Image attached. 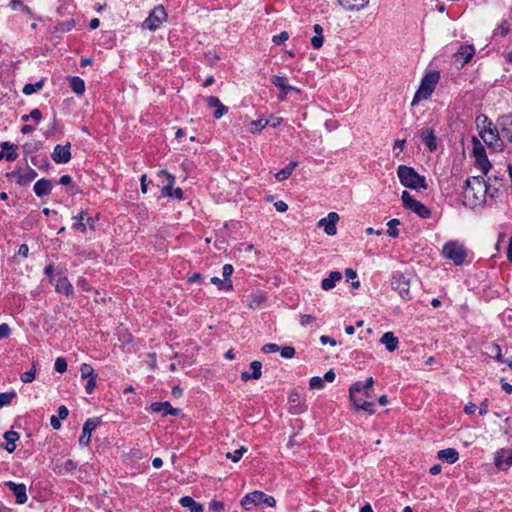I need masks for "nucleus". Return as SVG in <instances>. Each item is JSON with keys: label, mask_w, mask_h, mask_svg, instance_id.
Returning <instances> with one entry per match:
<instances>
[{"label": "nucleus", "mask_w": 512, "mask_h": 512, "mask_svg": "<svg viewBox=\"0 0 512 512\" xmlns=\"http://www.w3.org/2000/svg\"><path fill=\"white\" fill-rule=\"evenodd\" d=\"M339 220V215L336 212H330L327 217L322 218L318 222L319 227H323L324 232L328 236H334L337 233L336 224Z\"/></svg>", "instance_id": "obj_12"}, {"label": "nucleus", "mask_w": 512, "mask_h": 512, "mask_svg": "<svg viewBox=\"0 0 512 512\" xmlns=\"http://www.w3.org/2000/svg\"><path fill=\"white\" fill-rule=\"evenodd\" d=\"M280 350V347L277 344L274 343H267L262 346L261 351L264 354H270L274 352H278Z\"/></svg>", "instance_id": "obj_59"}, {"label": "nucleus", "mask_w": 512, "mask_h": 512, "mask_svg": "<svg viewBox=\"0 0 512 512\" xmlns=\"http://www.w3.org/2000/svg\"><path fill=\"white\" fill-rule=\"evenodd\" d=\"M11 334V328L7 323L0 324V340L6 339Z\"/></svg>", "instance_id": "obj_60"}, {"label": "nucleus", "mask_w": 512, "mask_h": 512, "mask_svg": "<svg viewBox=\"0 0 512 512\" xmlns=\"http://www.w3.org/2000/svg\"><path fill=\"white\" fill-rule=\"evenodd\" d=\"M313 30L315 32V36L311 38V45L314 49H320L323 45V28L320 24H314Z\"/></svg>", "instance_id": "obj_35"}, {"label": "nucleus", "mask_w": 512, "mask_h": 512, "mask_svg": "<svg viewBox=\"0 0 512 512\" xmlns=\"http://www.w3.org/2000/svg\"><path fill=\"white\" fill-rule=\"evenodd\" d=\"M71 157L70 142H67L65 145H56L51 154V158L56 164H66L71 160Z\"/></svg>", "instance_id": "obj_10"}, {"label": "nucleus", "mask_w": 512, "mask_h": 512, "mask_svg": "<svg viewBox=\"0 0 512 512\" xmlns=\"http://www.w3.org/2000/svg\"><path fill=\"white\" fill-rule=\"evenodd\" d=\"M6 443H1L0 447L5 449L8 453H13L16 449V442L20 438V434L15 431H7L3 434Z\"/></svg>", "instance_id": "obj_23"}, {"label": "nucleus", "mask_w": 512, "mask_h": 512, "mask_svg": "<svg viewBox=\"0 0 512 512\" xmlns=\"http://www.w3.org/2000/svg\"><path fill=\"white\" fill-rule=\"evenodd\" d=\"M16 397L17 393L14 390L0 393V409L9 405Z\"/></svg>", "instance_id": "obj_43"}, {"label": "nucleus", "mask_w": 512, "mask_h": 512, "mask_svg": "<svg viewBox=\"0 0 512 512\" xmlns=\"http://www.w3.org/2000/svg\"><path fill=\"white\" fill-rule=\"evenodd\" d=\"M262 376V363L260 361H252L250 363V371H242L240 374V379L243 382H247L249 380H258Z\"/></svg>", "instance_id": "obj_16"}, {"label": "nucleus", "mask_w": 512, "mask_h": 512, "mask_svg": "<svg viewBox=\"0 0 512 512\" xmlns=\"http://www.w3.org/2000/svg\"><path fill=\"white\" fill-rule=\"evenodd\" d=\"M365 392L366 396L369 397L368 392L365 390L364 384L362 381L355 382L349 389V397L351 401H356L357 397L355 393Z\"/></svg>", "instance_id": "obj_41"}, {"label": "nucleus", "mask_w": 512, "mask_h": 512, "mask_svg": "<svg viewBox=\"0 0 512 512\" xmlns=\"http://www.w3.org/2000/svg\"><path fill=\"white\" fill-rule=\"evenodd\" d=\"M233 271H234V268L231 264H225L222 268L223 279L228 282H232L230 277L233 274Z\"/></svg>", "instance_id": "obj_58"}, {"label": "nucleus", "mask_w": 512, "mask_h": 512, "mask_svg": "<svg viewBox=\"0 0 512 512\" xmlns=\"http://www.w3.org/2000/svg\"><path fill=\"white\" fill-rule=\"evenodd\" d=\"M437 458L449 464H454L459 459V453L454 448H446L438 451Z\"/></svg>", "instance_id": "obj_27"}, {"label": "nucleus", "mask_w": 512, "mask_h": 512, "mask_svg": "<svg viewBox=\"0 0 512 512\" xmlns=\"http://www.w3.org/2000/svg\"><path fill=\"white\" fill-rule=\"evenodd\" d=\"M473 152H474L476 165L481 169L483 174H487L491 168V164L487 158L484 147L481 145H479V147L475 145Z\"/></svg>", "instance_id": "obj_14"}, {"label": "nucleus", "mask_w": 512, "mask_h": 512, "mask_svg": "<svg viewBox=\"0 0 512 512\" xmlns=\"http://www.w3.org/2000/svg\"><path fill=\"white\" fill-rule=\"evenodd\" d=\"M510 31V24L508 21L503 20L494 30L493 35L494 37L501 36L505 37Z\"/></svg>", "instance_id": "obj_47"}, {"label": "nucleus", "mask_w": 512, "mask_h": 512, "mask_svg": "<svg viewBox=\"0 0 512 512\" xmlns=\"http://www.w3.org/2000/svg\"><path fill=\"white\" fill-rule=\"evenodd\" d=\"M401 201L405 209L412 211L420 218L427 219L431 216V210L420 201L414 199L406 190L401 194Z\"/></svg>", "instance_id": "obj_5"}, {"label": "nucleus", "mask_w": 512, "mask_h": 512, "mask_svg": "<svg viewBox=\"0 0 512 512\" xmlns=\"http://www.w3.org/2000/svg\"><path fill=\"white\" fill-rule=\"evenodd\" d=\"M161 195L163 197L175 198L178 200H182L184 198L183 190L180 187L173 189L170 186H163L161 189Z\"/></svg>", "instance_id": "obj_32"}, {"label": "nucleus", "mask_w": 512, "mask_h": 512, "mask_svg": "<svg viewBox=\"0 0 512 512\" xmlns=\"http://www.w3.org/2000/svg\"><path fill=\"white\" fill-rule=\"evenodd\" d=\"M309 386L311 389L320 390L324 387V379L318 376H314L310 379Z\"/></svg>", "instance_id": "obj_55"}, {"label": "nucleus", "mask_w": 512, "mask_h": 512, "mask_svg": "<svg viewBox=\"0 0 512 512\" xmlns=\"http://www.w3.org/2000/svg\"><path fill=\"white\" fill-rule=\"evenodd\" d=\"M95 386H96V376H91V377L88 379V381H87V383H86V385H85V390H86V392H87L88 394H91V393L93 392V390H94Z\"/></svg>", "instance_id": "obj_62"}, {"label": "nucleus", "mask_w": 512, "mask_h": 512, "mask_svg": "<svg viewBox=\"0 0 512 512\" xmlns=\"http://www.w3.org/2000/svg\"><path fill=\"white\" fill-rule=\"evenodd\" d=\"M495 465L499 468H509L512 465V455L508 450H502L495 458Z\"/></svg>", "instance_id": "obj_31"}, {"label": "nucleus", "mask_w": 512, "mask_h": 512, "mask_svg": "<svg viewBox=\"0 0 512 512\" xmlns=\"http://www.w3.org/2000/svg\"><path fill=\"white\" fill-rule=\"evenodd\" d=\"M211 283L217 286L219 290L231 291L233 289L232 282H228L224 279H220L217 276H214L210 279Z\"/></svg>", "instance_id": "obj_42"}, {"label": "nucleus", "mask_w": 512, "mask_h": 512, "mask_svg": "<svg viewBox=\"0 0 512 512\" xmlns=\"http://www.w3.org/2000/svg\"><path fill=\"white\" fill-rule=\"evenodd\" d=\"M475 50L472 45H462L454 54L455 62L460 63L461 66L467 64L474 56Z\"/></svg>", "instance_id": "obj_18"}, {"label": "nucleus", "mask_w": 512, "mask_h": 512, "mask_svg": "<svg viewBox=\"0 0 512 512\" xmlns=\"http://www.w3.org/2000/svg\"><path fill=\"white\" fill-rule=\"evenodd\" d=\"M315 320H316V318L310 314H301L300 315V324L304 327L310 325Z\"/></svg>", "instance_id": "obj_61"}, {"label": "nucleus", "mask_w": 512, "mask_h": 512, "mask_svg": "<svg viewBox=\"0 0 512 512\" xmlns=\"http://www.w3.org/2000/svg\"><path fill=\"white\" fill-rule=\"evenodd\" d=\"M400 225V221L396 218L391 219L388 223V230L387 233L392 238H397L399 236V230L397 229V226Z\"/></svg>", "instance_id": "obj_48"}, {"label": "nucleus", "mask_w": 512, "mask_h": 512, "mask_svg": "<svg viewBox=\"0 0 512 512\" xmlns=\"http://www.w3.org/2000/svg\"><path fill=\"white\" fill-rule=\"evenodd\" d=\"M56 291L59 293H64L65 295H69L73 292V287L67 280V278H61L58 280V283L56 285Z\"/></svg>", "instance_id": "obj_40"}, {"label": "nucleus", "mask_w": 512, "mask_h": 512, "mask_svg": "<svg viewBox=\"0 0 512 512\" xmlns=\"http://www.w3.org/2000/svg\"><path fill=\"white\" fill-rule=\"evenodd\" d=\"M31 163L34 165V166H37L40 170H44V171H47L50 167V162L48 160V158L46 156H44L42 158V161L40 162L38 160V156H32L31 157Z\"/></svg>", "instance_id": "obj_49"}, {"label": "nucleus", "mask_w": 512, "mask_h": 512, "mask_svg": "<svg viewBox=\"0 0 512 512\" xmlns=\"http://www.w3.org/2000/svg\"><path fill=\"white\" fill-rule=\"evenodd\" d=\"M270 81L273 85H275L277 88L281 90L282 93L279 95L278 98L282 101L285 99L286 95H288L291 91H300L296 87L289 85L287 82V78L284 76L273 75Z\"/></svg>", "instance_id": "obj_13"}, {"label": "nucleus", "mask_w": 512, "mask_h": 512, "mask_svg": "<svg viewBox=\"0 0 512 512\" xmlns=\"http://www.w3.org/2000/svg\"><path fill=\"white\" fill-rule=\"evenodd\" d=\"M419 136L424 141L427 149L430 152H434L437 150L438 144H437V137L435 135V132L432 128H423L420 130Z\"/></svg>", "instance_id": "obj_19"}, {"label": "nucleus", "mask_w": 512, "mask_h": 512, "mask_svg": "<svg viewBox=\"0 0 512 512\" xmlns=\"http://www.w3.org/2000/svg\"><path fill=\"white\" fill-rule=\"evenodd\" d=\"M53 184L51 180L41 178L34 184L33 190L37 197H44L51 193Z\"/></svg>", "instance_id": "obj_22"}, {"label": "nucleus", "mask_w": 512, "mask_h": 512, "mask_svg": "<svg viewBox=\"0 0 512 512\" xmlns=\"http://www.w3.org/2000/svg\"><path fill=\"white\" fill-rule=\"evenodd\" d=\"M280 355L281 357L285 358V359H291L295 356V348L292 347V346H284V347H280Z\"/></svg>", "instance_id": "obj_53"}, {"label": "nucleus", "mask_w": 512, "mask_h": 512, "mask_svg": "<svg viewBox=\"0 0 512 512\" xmlns=\"http://www.w3.org/2000/svg\"><path fill=\"white\" fill-rule=\"evenodd\" d=\"M440 80V73L436 70L427 72L421 79L420 85L414 94L411 102L412 106L417 105L421 100H427L431 97L436 85Z\"/></svg>", "instance_id": "obj_3"}, {"label": "nucleus", "mask_w": 512, "mask_h": 512, "mask_svg": "<svg viewBox=\"0 0 512 512\" xmlns=\"http://www.w3.org/2000/svg\"><path fill=\"white\" fill-rule=\"evenodd\" d=\"M338 3L346 11H360L368 5L369 0H338Z\"/></svg>", "instance_id": "obj_25"}, {"label": "nucleus", "mask_w": 512, "mask_h": 512, "mask_svg": "<svg viewBox=\"0 0 512 512\" xmlns=\"http://www.w3.org/2000/svg\"><path fill=\"white\" fill-rule=\"evenodd\" d=\"M35 377H36V369L34 366L30 370H28L20 375V379L24 383L33 382Z\"/></svg>", "instance_id": "obj_51"}, {"label": "nucleus", "mask_w": 512, "mask_h": 512, "mask_svg": "<svg viewBox=\"0 0 512 512\" xmlns=\"http://www.w3.org/2000/svg\"><path fill=\"white\" fill-rule=\"evenodd\" d=\"M269 124H270L269 120H267L265 118H260L258 120L251 121V123H250V131L252 133L260 132L261 130H263Z\"/></svg>", "instance_id": "obj_45"}, {"label": "nucleus", "mask_w": 512, "mask_h": 512, "mask_svg": "<svg viewBox=\"0 0 512 512\" xmlns=\"http://www.w3.org/2000/svg\"><path fill=\"white\" fill-rule=\"evenodd\" d=\"M80 372H81L82 378H90L91 376H95L94 369H93L92 365H90V364H86V363L82 364L80 367Z\"/></svg>", "instance_id": "obj_54"}, {"label": "nucleus", "mask_w": 512, "mask_h": 512, "mask_svg": "<svg viewBox=\"0 0 512 512\" xmlns=\"http://www.w3.org/2000/svg\"><path fill=\"white\" fill-rule=\"evenodd\" d=\"M380 343L383 344L389 352H393L398 348V338L392 332H385L381 338Z\"/></svg>", "instance_id": "obj_28"}, {"label": "nucleus", "mask_w": 512, "mask_h": 512, "mask_svg": "<svg viewBox=\"0 0 512 512\" xmlns=\"http://www.w3.org/2000/svg\"><path fill=\"white\" fill-rule=\"evenodd\" d=\"M159 177H164L167 180V184L165 186L173 187L175 183V176L169 173L166 170H160L158 172Z\"/></svg>", "instance_id": "obj_56"}, {"label": "nucleus", "mask_w": 512, "mask_h": 512, "mask_svg": "<svg viewBox=\"0 0 512 512\" xmlns=\"http://www.w3.org/2000/svg\"><path fill=\"white\" fill-rule=\"evenodd\" d=\"M397 176L404 187L415 190H426L428 187L426 178L418 174L412 167L399 165L397 168Z\"/></svg>", "instance_id": "obj_2"}, {"label": "nucleus", "mask_w": 512, "mask_h": 512, "mask_svg": "<svg viewBox=\"0 0 512 512\" xmlns=\"http://www.w3.org/2000/svg\"><path fill=\"white\" fill-rule=\"evenodd\" d=\"M69 84L72 91L78 95H81L85 91V82L78 76H71L69 78Z\"/></svg>", "instance_id": "obj_34"}, {"label": "nucleus", "mask_w": 512, "mask_h": 512, "mask_svg": "<svg viewBox=\"0 0 512 512\" xmlns=\"http://www.w3.org/2000/svg\"><path fill=\"white\" fill-rule=\"evenodd\" d=\"M247 451L245 447H240L239 449L235 450L234 452H228L226 454V457L230 460H232L234 463L238 462L243 454Z\"/></svg>", "instance_id": "obj_50"}, {"label": "nucleus", "mask_w": 512, "mask_h": 512, "mask_svg": "<svg viewBox=\"0 0 512 512\" xmlns=\"http://www.w3.org/2000/svg\"><path fill=\"white\" fill-rule=\"evenodd\" d=\"M497 125L508 142L512 143V114L501 115L497 119Z\"/></svg>", "instance_id": "obj_15"}, {"label": "nucleus", "mask_w": 512, "mask_h": 512, "mask_svg": "<svg viewBox=\"0 0 512 512\" xmlns=\"http://www.w3.org/2000/svg\"><path fill=\"white\" fill-rule=\"evenodd\" d=\"M85 216L86 212L81 211L78 215L73 216L74 223L72 225V229L78 232H85L86 231V224H85Z\"/></svg>", "instance_id": "obj_37"}, {"label": "nucleus", "mask_w": 512, "mask_h": 512, "mask_svg": "<svg viewBox=\"0 0 512 512\" xmlns=\"http://www.w3.org/2000/svg\"><path fill=\"white\" fill-rule=\"evenodd\" d=\"M483 118V123H487L483 130L480 131V137L484 143L488 146H497L500 141L499 132L496 127H493V123L488 119L487 116L481 114L477 117V120Z\"/></svg>", "instance_id": "obj_7"}, {"label": "nucleus", "mask_w": 512, "mask_h": 512, "mask_svg": "<svg viewBox=\"0 0 512 512\" xmlns=\"http://www.w3.org/2000/svg\"><path fill=\"white\" fill-rule=\"evenodd\" d=\"M75 26L74 19L59 22L54 26L53 33H66L72 30Z\"/></svg>", "instance_id": "obj_38"}, {"label": "nucleus", "mask_w": 512, "mask_h": 512, "mask_svg": "<svg viewBox=\"0 0 512 512\" xmlns=\"http://www.w3.org/2000/svg\"><path fill=\"white\" fill-rule=\"evenodd\" d=\"M288 401L290 403V410L294 414H300L305 411L306 407L301 403L300 394L292 391L289 394Z\"/></svg>", "instance_id": "obj_26"}, {"label": "nucleus", "mask_w": 512, "mask_h": 512, "mask_svg": "<svg viewBox=\"0 0 512 512\" xmlns=\"http://www.w3.org/2000/svg\"><path fill=\"white\" fill-rule=\"evenodd\" d=\"M224 509V504L220 501L213 500L209 504V510L220 512Z\"/></svg>", "instance_id": "obj_63"}, {"label": "nucleus", "mask_w": 512, "mask_h": 512, "mask_svg": "<svg viewBox=\"0 0 512 512\" xmlns=\"http://www.w3.org/2000/svg\"><path fill=\"white\" fill-rule=\"evenodd\" d=\"M9 6L12 10H21L27 15H32L31 8L25 5L22 0H11Z\"/></svg>", "instance_id": "obj_44"}, {"label": "nucleus", "mask_w": 512, "mask_h": 512, "mask_svg": "<svg viewBox=\"0 0 512 512\" xmlns=\"http://www.w3.org/2000/svg\"><path fill=\"white\" fill-rule=\"evenodd\" d=\"M206 104L209 108L215 107L216 110L213 113L214 118L220 119L228 111V108L221 103L219 98L215 96H209L206 98Z\"/></svg>", "instance_id": "obj_24"}, {"label": "nucleus", "mask_w": 512, "mask_h": 512, "mask_svg": "<svg viewBox=\"0 0 512 512\" xmlns=\"http://www.w3.org/2000/svg\"><path fill=\"white\" fill-rule=\"evenodd\" d=\"M391 285L403 300L407 301L412 298L410 294V279L406 275L400 272L394 273L391 280Z\"/></svg>", "instance_id": "obj_8"}, {"label": "nucleus", "mask_w": 512, "mask_h": 512, "mask_svg": "<svg viewBox=\"0 0 512 512\" xmlns=\"http://www.w3.org/2000/svg\"><path fill=\"white\" fill-rule=\"evenodd\" d=\"M94 430H96V420L93 418L87 419L83 425L82 433L79 437V444L81 446L86 447L89 445L91 441V434Z\"/></svg>", "instance_id": "obj_17"}, {"label": "nucleus", "mask_w": 512, "mask_h": 512, "mask_svg": "<svg viewBox=\"0 0 512 512\" xmlns=\"http://www.w3.org/2000/svg\"><path fill=\"white\" fill-rule=\"evenodd\" d=\"M490 186L486 184L482 176L467 178L463 186L464 205L476 207L486 201Z\"/></svg>", "instance_id": "obj_1"}, {"label": "nucleus", "mask_w": 512, "mask_h": 512, "mask_svg": "<svg viewBox=\"0 0 512 512\" xmlns=\"http://www.w3.org/2000/svg\"><path fill=\"white\" fill-rule=\"evenodd\" d=\"M5 486H7L12 491L17 504L22 505L27 502V488L24 483H15L10 480L5 482Z\"/></svg>", "instance_id": "obj_11"}, {"label": "nucleus", "mask_w": 512, "mask_h": 512, "mask_svg": "<svg viewBox=\"0 0 512 512\" xmlns=\"http://www.w3.org/2000/svg\"><path fill=\"white\" fill-rule=\"evenodd\" d=\"M444 258L451 260L455 265H462L467 256L464 245L456 240L446 242L442 249Z\"/></svg>", "instance_id": "obj_4"}, {"label": "nucleus", "mask_w": 512, "mask_h": 512, "mask_svg": "<svg viewBox=\"0 0 512 512\" xmlns=\"http://www.w3.org/2000/svg\"><path fill=\"white\" fill-rule=\"evenodd\" d=\"M297 166H298V162L291 161L286 167H284L283 169H281L280 171H278L275 174V178L278 181H284V180L288 179Z\"/></svg>", "instance_id": "obj_33"}, {"label": "nucleus", "mask_w": 512, "mask_h": 512, "mask_svg": "<svg viewBox=\"0 0 512 512\" xmlns=\"http://www.w3.org/2000/svg\"><path fill=\"white\" fill-rule=\"evenodd\" d=\"M0 147L2 148V151H0V161L6 159L9 162H13L18 158L16 153L17 145L9 141H3L0 143Z\"/></svg>", "instance_id": "obj_21"}, {"label": "nucleus", "mask_w": 512, "mask_h": 512, "mask_svg": "<svg viewBox=\"0 0 512 512\" xmlns=\"http://www.w3.org/2000/svg\"><path fill=\"white\" fill-rule=\"evenodd\" d=\"M288 38H289L288 32L282 31L280 34L274 35L272 37V42L275 45H280V44L284 43L286 40H288Z\"/></svg>", "instance_id": "obj_57"}, {"label": "nucleus", "mask_w": 512, "mask_h": 512, "mask_svg": "<svg viewBox=\"0 0 512 512\" xmlns=\"http://www.w3.org/2000/svg\"><path fill=\"white\" fill-rule=\"evenodd\" d=\"M351 402L353 403L354 408H355L356 411L364 410L365 412H367L370 415L375 413V410L373 409V403L372 402L365 401V400L362 401V404H357V400L356 401H351Z\"/></svg>", "instance_id": "obj_46"}, {"label": "nucleus", "mask_w": 512, "mask_h": 512, "mask_svg": "<svg viewBox=\"0 0 512 512\" xmlns=\"http://www.w3.org/2000/svg\"><path fill=\"white\" fill-rule=\"evenodd\" d=\"M57 412H58V418L60 420L66 419L69 415V410L65 405L59 406Z\"/></svg>", "instance_id": "obj_64"}, {"label": "nucleus", "mask_w": 512, "mask_h": 512, "mask_svg": "<svg viewBox=\"0 0 512 512\" xmlns=\"http://www.w3.org/2000/svg\"><path fill=\"white\" fill-rule=\"evenodd\" d=\"M44 83V79H40L35 83H27L24 85L22 92L25 95H32L33 93H36L37 91L41 90L44 86Z\"/></svg>", "instance_id": "obj_39"}, {"label": "nucleus", "mask_w": 512, "mask_h": 512, "mask_svg": "<svg viewBox=\"0 0 512 512\" xmlns=\"http://www.w3.org/2000/svg\"><path fill=\"white\" fill-rule=\"evenodd\" d=\"M167 19V13L162 5L154 7L145 19L143 26L150 31L156 30Z\"/></svg>", "instance_id": "obj_9"}, {"label": "nucleus", "mask_w": 512, "mask_h": 512, "mask_svg": "<svg viewBox=\"0 0 512 512\" xmlns=\"http://www.w3.org/2000/svg\"><path fill=\"white\" fill-rule=\"evenodd\" d=\"M342 274L339 271H331L327 278L321 282V288L325 291L331 290L335 287L336 283L341 280Z\"/></svg>", "instance_id": "obj_29"}, {"label": "nucleus", "mask_w": 512, "mask_h": 512, "mask_svg": "<svg viewBox=\"0 0 512 512\" xmlns=\"http://www.w3.org/2000/svg\"><path fill=\"white\" fill-rule=\"evenodd\" d=\"M179 503L182 507L188 508L190 512H203L204 508L203 505L196 502L192 497L190 496H184L179 500Z\"/></svg>", "instance_id": "obj_30"}, {"label": "nucleus", "mask_w": 512, "mask_h": 512, "mask_svg": "<svg viewBox=\"0 0 512 512\" xmlns=\"http://www.w3.org/2000/svg\"><path fill=\"white\" fill-rule=\"evenodd\" d=\"M151 410L155 413H161L162 416H177L181 412L180 409L172 407V405L168 401L152 403Z\"/></svg>", "instance_id": "obj_20"}, {"label": "nucleus", "mask_w": 512, "mask_h": 512, "mask_svg": "<svg viewBox=\"0 0 512 512\" xmlns=\"http://www.w3.org/2000/svg\"><path fill=\"white\" fill-rule=\"evenodd\" d=\"M252 504H263L268 507H274L276 504V500L273 496L268 495L262 491H253L244 496L243 499L241 500V505L244 506L246 509H249V505Z\"/></svg>", "instance_id": "obj_6"}, {"label": "nucleus", "mask_w": 512, "mask_h": 512, "mask_svg": "<svg viewBox=\"0 0 512 512\" xmlns=\"http://www.w3.org/2000/svg\"><path fill=\"white\" fill-rule=\"evenodd\" d=\"M36 177L37 172L33 168L28 167L25 173H21V175H19V179H17V184L19 186L27 185L28 183L32 182Z\"/></svg>", "instance_id": "obj_36"}, {"label": "nucleus", "mask_w": 512, "mask_h": 512, "mask_svg": "<svg viewBox=\"0 0 512 512\" xmlns=\"http://www.w3.org/2000/svg\"><path fill=\"white\" fill-rule=\"evenodd\" d=\"M54 369L58 373H64L67 370V361L64 357H58L55 360Z\"/></svg>", "instance_id": "obj_52"}]
</instances>
